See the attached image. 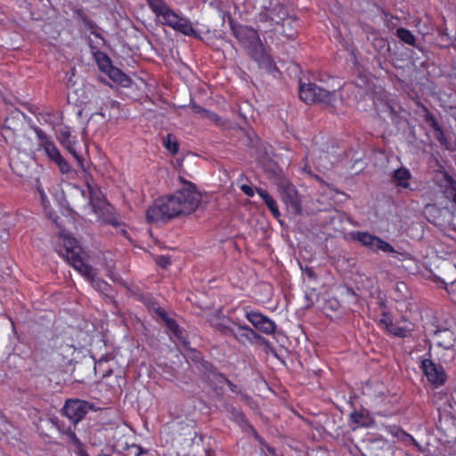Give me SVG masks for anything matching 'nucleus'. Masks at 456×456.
Listing matches in <instances>:
<instances>
[{
	"label": "nucleus",
	"instance_id": "1",
	"mask_svg": "<svg viewBox=\"0 0 456 456\" xmlns=\"http://www.w3.org/2000/svg\"><path fill=\"white\" fill-rule=\"evenodd\" d=\"M183 187L175 194L154 200L146 212L149 223L167 222L179 216L194 212L200 206L201 195L194 183L180 177Z\"/></svg>",
	"mask_w": 456,
	"mask_h": 456
},
{
	"label": "nucleus",
	"instance_id": "2",
	"mask_svg": "<svg viewBox=\"0 0 456 456\" xmlns=\"http://www.w3.org/2000/svg\"><path fill=\"white\" fill-rule=\"evenodd\" d=\"M60 237L62 240L65 254L60 252L61 256H65L66 260L72 265V267L77 271L83 277L90 281L93 287L102 292L107 293L110 289V285L102 279L96 276L94 268L86 264L83 257L82 248L78 245L77 240L70 236L61 232Z\"/></svg>",
	"mask_w": 456,
	"mask_h": 456
},
{
	"label": "nucleus",
	"instance_id": "3",
	"mask_svg": "<svg viewBox=\"0 0 456 456\" xmlns=\"http://www.w3.org/2000/svg\"><path fill=\"white\" fill-rule=\"evenodd\" d=\"M299 96L307 104L319 102L334 106L338 100L336 90L328 91L314 83L301 84L299 86Z\"/></svg>",
	"mask_w": 456,
	"mask_h": 456
},
{
	"label": "nucleus",
	"instance_id": "4",
	"mask_svg": "<svg viewBox=\"0 0 456 456\" xmlns=\"http://www.w3.org/2000/svg\"><path fill=\"white\" fill-rule=\"evenodd\" d=\"M154 13L162 24L169 26L185 36H197L191 22L187 18L176 14L166 3Z\"/></svg>",
	"mask_w": 456,
	"mask_h": 456
},
{
	"label": "nucleus",
	"instance_id": "5",
	"mask_svg": "<svg viewBox=\"0 0 456 456\" xmlns=\"http://www.w3.org/2000/svg\"><path fill=\"white\" fill-rule=\"evenodd\" d=\"M350 237L372 252L392 254L393 256H396V255L399 254L389 242L368 232H352Z\"/></svg>",
	"mask_w": 456,
	"mask_h": 456
},
{
	"label": "nucleus",
	"instance_id": "6",
	"mask_svg": "<svg viewBox=\"0 0 456 456\" xmlns=\"http://www.w3.org/2000/svg\"><path fill=\"white\" fill-rule=\"evenodd\" d=\"M287 18V8L281 4L277 0H272L270 2V6L265 7V9L258 14L257 20L263 23L269 22L272 26L284 22Z\"/></svg>",
	"mask_w": 456,
	"mask_h": 456
},
{
	"label": "nucleus",
	"instance_id": "7",
	"mask_svg": "<svg viewBox=\"0 0 456 456\" xmlns=\"http://www.w3.org/2000/svg\"><path fill=\"white\" fill-rule=\"evenodd\" d=\"M91 409L92 404L86 401L69 399L62 408V413L76 425L84 419Z\"/></svg>",
	"mask_w": 456,
	"mask_h": 456
},
{
	"label": "nucleus",
	"instance_id": "8",
	"mask_svg": "<svg viewBox=\"0 0 456 456\" xmlns=\"http://www.w3.org/2000/svg\"><path fill=\"white\" fill-rule=\"evenodd\" d=\"M232 29L234 37L247 50L248 53L261 44L257 30L243 25H233Z\"/></svg>",
	"mask_w": 456,
	"mask_h": 456
},
{
	"label": "nucleus",
	"instance_id": "9",
	"mask_svg": "<svg viewBox=\"0 0 456 456\" xmlns=\"http://www.w3.org/2000/svg\"><path fill=\"white\" fill-rule=\"evenodd\" d=\"M245 317L256 330L265 335H273L276 332L277 325L274 321L258 311H247Z\"/></svg>",
	"mask_w": 456,
	"mask_h": 456
},
{
	"label": "nucleus",
	"instance_id": "10",
	"mask_svg": "<svg viewBox=\"0 0 456 456\" xmlns=\"http://www.w3.org/2000/svg\"><path fill=\"white\" fill-rule=\"evenodd\" d=\"M249 56L257 63L260 69H265L267 73L275 77V74L280 73L273 58L266 52L263 44H259L256 48L248 53Z\"/></svg>",
	"mask_w": 456,
	"mask_h": 456
},
{
	"label": "nucleus",
	"instance_id": "11",
	"mask_svg": "<svg viewBox=\"0 0 456 456\" xmlns=\"http://www.w3.org/2000/svg\"><path fill=\"white\" fill-rule=\"evenodd\" d=\"M421 369L428 380L435 387L444 384L446 374L441 364H436L430 359H424L421 362Z\"/></svg>",
	"mask_w": 456,
	"mask_h": 456
},
{
	"label": "nucleus",
	"instance_id": "12",
	"mask_svg": "<svg viewBox=\"0 0 456 456\" xmlns=\"http://www.w3.org/2000/svg\"><path fill=\"white\" fill-rule=\"evenodd\" d=\"M281 198L290 212L296 215L301 214V199L293 184L285 183L281 185Z\"/></svg>",
	"mask_w": 456,
	"mask_h": 456
},
{
	"label": "nucleus",
	"instance_id": "13",
	"mask_svg": "<svg viewBox=\"0 0 456 456\" xmlns=\"http://www.w3.org/2000/svg\"><path fill=\"white\" fill-rule=\"evenodd\" d=\"M233 333L231 337L241 345L254 344L263 338L261 335L247 324L236 322L233 323Z\"/></svg>",
	"mask_w": 456,
	"mask_h": 456
},
{
	"label": "nucleus",
	"instance_id": "14",
	"mask_svg": "<svg viewBox=\"0 0 456 456\" xmlns=\"http://www.w3.org/2000/svg\"><path fill=\"white\" fill-rule=\"evenodd\" d=\"M31 128L37 135L39 148L45 151L51 160L54 161L58 159L61 153L51 138L38 126H32Z\"/></svg>",
	"mask_w": 456,
	"mask_h": 456
},
{
	"label": "nucleus",
	"instance_id": "15",
	"mask_svg": "<svg viewBox=\"0 0 456 456\" xmlns=\"http://www.w3.org/2000/svg\"><path fill=\"white\" fill-rule=\"evenodd\" d=\"M426 122L433 128L435 132V137L439 142L441 146L448 151H454V145L448 141L446 138L444 132L442 127L439 126L438 122L435 116L426 110V114L424 116Z\"/></svg>",
	"mask_w": 456,
	"mask_h": 456
},
{
	"label": "nucleus",
	"instance_id": "16",
	"mask_svg": "<svg viewBox=\"0 0 456 456\" xmlns=\"http://www.w3.org/2000/svg\"><path fill=\"white\" fill-rule=\"evenodd\" d=\"M81 193L84 197H86V193L88 194V203L92 208V211L97 216L102 215L103 211L107 210V208L110 207L104 200L100 198L98 190L92 187L91 185L87 186L86 191L82 190Z\"/></svg>",
	"mask_w": 456,
	"mask_h": 456
},
{
	"label": "nucleus",
	"instance_id": "17",
	"mask_svg": "<svg viewBox=\"0 0 456 456\" xmlns=\"http://www.w3.org/2000/svg\"><path fill=\"white\" fill-rule=\"evenodd\" d=\"M391 181L398 188L412 190L411 179L412 177L409 168L401 167L391 173Z\"/></svg>",
	"mask_w": 456,
	"mask_h": 456
},
{
	"label": "nucleus",
	"instance_id": "18",
	"mask_svg": "<svg viewBox=\"0 0 456 456\" xmlns=\"http://www.w3.org/2000/svg\"><path fill=\"white\" fill-rule=\"evenodd\" d=\"M433 339L437 346L444 350H452L456 341L453 332L448 329L436 330Z\"/></svg>",
	"mask_w": 456,
	"mask_h": 456
},
{
	"label": "nucleus",
	"instance_id": "19",
	"mask_svg": "<svg viewBox=\"0 0 456 456\" xmlns=\"http://www.w3.org/2000/svg\"><path fill=\"white\" fill-rule=\"evenodd\" d=\"M157 314L164 321L167 328L174 335V337L183 344H186L185 338L183 336V330H181L177 322L169 317L163 309L159 308L157 310Z\"/></svg>",
	"mask_w": 456,
	"mask_h": 456
},
{
	"label": "nucleus",
	"instance_id": "20",
	"mask_svg": "<svg viewBox=\"0 0 456 456\" xmlns=\"http://www.w3.org/2000/svg\"><path fill=\"white\" fill-rule=\"evenodd\" d=\"M380 322L383 323L387 330L395 337L404 338L411 336V330L409 327L394 323L387 318L386 314H384V318L380 320Z\"/></svg>",
	"mask_w": 456,
	"mask_h": 456
},
{
	"label": "nucleus",
	"instance_id": "21",
	"mask_svg": "<svg viewBox=\"0 0 456 456\" xmlns=\"http://www.w3.org/2000/svg\"><path fill=\"white\" fill-rule=\"evenodd\" d=\"M233 323H236V322L226 316L217 317L211 321L214 330L226 337H231L233 333Z\"/></svg>",
	"mask_w": 456,
	"mask_h": 456
},
{
	"label": "nucleus",
	"instance_id": "22",
	"mask_svg": "<svg viewBox=\"0 0 456 456\" xmlns=\"http://www.w3.org/2000/svg\"><path fill=\"white\" fill-rule=\"evenodd\" d=\"M61 143L64 147H66L69 152L76 158L78 161L79 166L84 168L83 161L80 156L77 154V152L73 149V144L75 141L71 137V133L69 127H65L61 131Z\"/></svg>",
	"mask_w": 456,
	"mask_h": 456
},
{
	"label": "nucleus",
	"instance_id": "23",
	"mask_svg": "<svg viewBox=\"0 0 456 456\" xmlns=\"http://www.w3.org/2000/svg\"><path fill=\"white\" fill-rule=\"evenodd\" d=\"M256 192L259 197L264 200L269 210L274 217L280 216V211L276 200L269 194V192L262 188H256Z\"/></svg>",
	"mask_w": 456,
	"mask_h": 456
},
{
	"label": "nucleus",
	"instance_id": "24",
	"mask_svg": "<svg viewBox=\"0 0 456 456\" xmlns=\"http://www.w3.org/2000/svg\"><path fill=\"white\" fill-rule=\"evenodd\" d=\"M92 53L94 56V59L98 64L99 69L106 73L111 67L112 63L109 56L103 52L100 51L96 47L91 45Z\"/></svg>",
	"mask_w": 456,
	"mask_h": 456
},
{
	"label": "nucleus",
	"instance_id": "25",
	"mask_svg": "<svg viewBox=\"0 0 456 456\" xmlns=\"http://www.w3.org/2000/svg\"><path fill=\"white\" fill-rule=\"evenodd\" d=\"M106 74L111 78L114 82L119 84L124 87H127L131 84V79L128 76L124 74L119 69L111 67Z\"/></svg>",
	"mask_w": 456,
	"mask_h": 456
},
{
	"label": "nucleus",
	"instance_id": "26",
	"mask_svg": "<svg viewBox=\"0 0 456 456\" xmlns=\"http://www.w3.org/2000/svg\"><path fill=\"white\" fill-rule=\"evenodd\" d=\"M253 436L261 446V453L264 456H284L282 454H279L274 447L266 443V441L256 431V429H253Z\"/></svg>",
	"mask_w": 456,
	"mask_h": 456
},
{
	"label": "nucleus",
	"instance_id": "27",
	"mask_svg": "<svg viewBox=\"0 0 456 456\" xmlns=\"http://www.w3.org/2000/svg\"><path fill=\"white\" fill-rule=\"evenodd\" d=\"M386 430L388 434L392 435L393 436L396 437L398 440L401 441H411L413 440V437L411 435L405 432L403 429H402L400 427L396 425H391L386 427Z\"/></svg>",
	"mask_w": 456,
	"mask_h": 456
},
{
	"label": "nucleus",
	"instance_id": "28",
	"mask_svg": "<svg viewBox=\"0 0 456 456\" xmlns=\"http://www.w3.org/2000/svg\"><path fill=\"white\" fill-rule=\"evenodd\" d=\"M396 37L404 44L411 46L416 45L415 36L407 28H399L396 29Z\"/></svg>",
	"mask_w": 456,
	"mask_h": 456
},
{
	"label": "nucleus",
	"instance_id": "29",
	"mask_svg": "<svg viewBox=\"0 0 456 456\" xmlns=\"http://www.w3.org/2000/svg\"><path fill=\"white\" fill-rule=\"evenodd\" d=\"M231 413H232V419L238 425H240L241 428L248 427L253 432V429H255V428L248 423L245 415L240 411H238L235 408H232L231 411Z\"/></svg>",
	"mask_w": 456,
	"mask_h": 456
},
{
	"label": "nucleus",
	"instance_id": "30",
	"mask_svg": "<svg viewBox=\"0 0 456 456\" xmlns=\"http://www.w3.org/2000/svg\"><path fill=\"white\" fill-rule=\"evenodd\" d=\"M164 146L172 155H175L178 152L179 146L177 140L175 135L168 134L164 138Z\"/></svg>",
	"mask_w": 456,
	"mask_h": 456
},
{
	"label": "nucleus",
	"instance_id": "31",
	"mask_svg": "<svg viewBox=\"0 0 456 456\" xmlns=\"http://www.w3.org/2000/svg\"><path fill=\"white\" fill-rule=\"evenodd\" d=\"M66 436L68 443L74 448V451L84 445L71 428L67 429Z\"/></svg>",
	"mask_w": 456,
	"mask_h": 456
},
{
	"label": "nucleus",
	"instance_id": "32",
	"mask_svg": "<svg viewBox=\"0 0 456 456\" xmlns=\"http://www.w3.org/2000/svg\"><path fill=\"white\" fill-rule=\"evenodd\" d=\"M213 375L217 379V380L219 382L224 381L225 384H227V386L229 387L230 390L232 393H234L236 395L241 394L240 389L234 383H232L230 379H228L226 377H224L223 374L215 371V372H213Z\"/></svg>",
	"mask_w": 456,
	"mask_h": 456
},
{
	"label": "nucleus",
	"instance_id": "33",
	"mask_svg": "<svg viewBox=\"0 0 456 456\" xmlns=\"http://www.w3.org/2000/svg\"><path fill=\"white\" fill-rule=\"evenodd\" d=\"M204 117L218 126H224L225 125V120L211 110H207Z\"/></svg>",
	"mask_w": 456,
	"mask_h": 456
},
{
	"label": "nucleus",
	"instance_id": "34",
	"mask_svg": "<svg viewBox=\"0 0 456 456\" xmlns=\"http://www.w3.org/2000/svg\"><path fill=\"white\" fill-rule=\"evenodd\" d=\"M53 162L56 163L60 171L62 174H68L70 171L69 164L65 160V159L61 155L58 159H56Z\"/></svg>",
	"mask_w": 456,
	"mask_h": 456
},
{
	"label": "nucleus",
	"instance_id": "35",
	"mask_svg": "<svg viewBox=\"0 0 456 456\" xmlns=\"http://www.w3.org/2000/svg\"><path fill=\"white\" fill-rule=\"evenodd\" d=\"M153 12H157L165 4L164 0H146Z\"/></svg>",
	"mask_w": 456,
	"mask_h": 456
},
{
	"label": "nucleus",
	"instance_id": "36",
	"mask_svg": "<svg viewBox=\"0 0 456 456\" xmlns=\"http://www.w3.org/2000/svg\"><path fill=\"white\" fill-rule=\"evenodd\" d=\"M445 289L451 299L456 304V281L452 282Z\"/></svg>",
	"mask_w": 456,
	"mask_h": 456
},
{
	"label": "nucleus",
	"instance_id": "37",
	"mask_svg": "<svg viewBox=\"0 0 456 456\" xmlns=\"http://www.w3.org/2000/svg\"><path fill=\"white\" fill-rule=\"evenodd\" d=\"M350 418L354 423L360 424L362 426L364 425V423L362 420L363 418V413L354 411L351 413Z\"/></svg>",
	"mask_w": 456,
	"mask_h": 456
},
{
	"label": "nucleus",
	"instance_id": "38",
	"mask_svg": "<svg viewBox=\"0 0 456 456\" xmlns=\"http://www.w3.org/2000/svg\"><path fill=\"white\" fill-rule=\"evenodd\" d=\"M110 361V356L108 354L102 355L98 360L94 362V370L96 371L98 369L102 368V366Z\"/></svg>",
	"mask_w": 456,
	"mask_h": 456
},
{
	"label": "nucleus",
	"instance_id": "39",
	"mask_svg": "<svg viewBox=\"0 0 456 456\" xmlns=\"http://www.w3.org/2000/svg\"><path fill=\"white\" fill-rule=\"evenodd\" d=\"M240 190L248 197H253L255 195L254 189L251 186L248 185V184H242L240 186Z\"/></svg>",
	"mask_w": 456,
	"mask_h": 456
},
{
	"label": "nucleus",
	"instance_id": "40",
	"mask_svg": "<svg viewBox=\"0 0 456 456\" xmlns=\"http://www.w3.org/2000/svg\"><path fill=\"white\" fill-rule=\"evenodd\" d=\"M191 109H192L193 112L201 114L202 116H204L205 115V111H207L206 109H204L201 106L197 105V104H192L191 105Z\"/></svg>",
	"mask_w": 456,
	"mask_h": 456
},
{
	"label": "nucleus",
	"instance_id": "41",
	"mask_svg": "<svg viewBox=\"0 0 456 456\" xmlns=\"http://www.w3.org/2000/svg\"><path fill=\"white\" fill-rule=\"evenodd\" d=\"M74 452L77 454V456H89V454L87 453L84 445H82L81 447H79L78 449H77Z\"/></svg>",
	"mask_w": 456,
	"mask_h": 456
},
{
	"label": "nucleus",
	"instance_id": "42",
	"mask_svg": "<svg viewBox=\"0 0 456 456\" xmlns=\"http://www.w3.org/2000/svg\"><path fill=\"white\" fill-rule=\"evenodd\" d=\"M439 36L442 37V38H446L447 40H449V34L447 32L446 29H441L439 31Z\"/></svg>",
	"mask_w": 456,
	"mask_h": 456
},
{
	"label": "nucleus",
	"instance_id": "43",
	"mask_svg": "<svg viewBox=\"0 0 456 456\" xmlns=\"http://www.w3.org/2000/svg\"><path fill=\"white\" fill-rule=\"evenodd\" d=\"M110 373L111 370H104V372L102 373V377H108L110 375Z\"/></svg>",
	"mask_w": 456,
	"mask_h": 456
},
{
	"label": "nucleus",
	"instance_id": "44",
	"mask_svg": "<svg viewBox=\"0 0 456 456\" xmlns=\"http://www.w3.org/2000/svg\"><path fill=\"white\" fill-rule=\"evenodd\" d=\"M169 264H170V262L168 261V259H166V258H165V259H164V261H163V264H161V265H162L163 266H166V265H169Z\"/></svg>",
	"mask_w": 456,
	"mask_h": 456
},
{
	"label": "nucleus",
	"instance_id": "45",
	"mask_svg": "<svg viewBox=\"0 0 456 456\" xmlns=\"http://www.w3.org/2000/svg\"><path fill=\"white\" fill-rule=\"evenodd\" d=\"M94 115H99V116H101L103 118H105V114L103 112H102V111H99V112L95 113Z\"/></svg>",
	"mask_w": 456,
	"mask_h": 456
},
{
	"label": "nucleus",
	"instance_id": "46",
	"mask_svg": "<svg viewBox=\"0 0 456 456\" xmlns=\"http://www.w3.org/2000/svg\"><path fill=\"white\" fill-rule=\"evenodd\" d=\"M109 223H110L112 225L116 226L118 225V223L117 222H112L110 220L108 221Z\"/></svg>",
	"mask_w": 456,
	"mask_h": 456
},
{
	"label": "nucleus",
	"instance_id": "47",
	"mask_svg": "<svg viewBox=\"0 0 456 456\" xmlns=\"http://www.w3.org/2000/svg\"><path fill=\"white\" fill-rule=\"evenodd\" d=\"M96 37H97L99 40L103 41V38H102V37H98V35H96Z\"/></svg>",
	"mask_w": 456,
	"mask_h": 456
},
{
	"label": "nucleus",
	"instance_id": "48",
	"mask_svg": "<svg viewBox=\"0 0 456 456\" xmlns=\"http://www.w3.org/2000/svg\"><path fill=\"white\" fill-rule=\"evenodd\" d=\"M380 43H382L384 45H386V42L381 40Z\"/></svg>",
	"mask_w": 456,
	"mask_h": 456
},
{
	"label": "nucleus",
	"instance_id": "49",
	"mask_svg": "<svg viewBox=\"0 0 456 456\" xmlns=\"http://www.w3.org/2000/svg\"><path fill=\"white\" fill-rule=\"evenodd\" d=\"M453 47L456 49V40L455 43L453 44Z\"/></svg>",
	"mask_w": 456,
	"mask_h": 456
}]
</instances>
